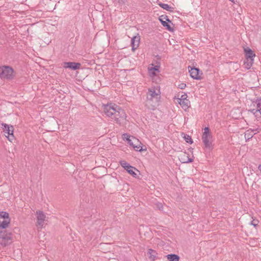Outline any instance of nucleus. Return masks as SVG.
<instances>
[{
  "instance_id": "31",
  "label": "nucleus",
  "mask_w": 261,
  "mask_h": 261,
  "mask_svg": "<svg viewBox=\"0 0 261 261\" xmlns=\"http://www.w3.org/2000/svg\"><path fill=\"white\" fill-rule=\"evenodd\" d=\"M258 220H253L251 222L250 224L253 225V226H256L258 225Z\"/></svg>"
},
{
  "instance_id": "29",
  "label": "nucleus",
  "mask_w": 261,
  "mask_h": 261,
  "mask_svg": "<svg viewBox=\"0 0 261 261\" xmlns=\"http://www.w3.org/2000/svg\"><path fill=\"white\" fill-rule=\"evenodd\" d=\"M187 97H188L187 94L186 93H184L180 96V98H178V101L188 100L187 99Z\"/></svg>"
},
{
  "instance_id": "4",
  "label": "nucleus",
  "mask_w": 261,
  "mask_h": 261,
  "mask_svg": "<svg viewBox=\"0 0 261 261\" xmlns=\"http://www.w3.org/2000/svg\"><path fill=\"white\" fill-rule=\"evenodd\" d=\"M202 140L205 147L211 148L212 147L213 137L208 127H205L202 136Z\"/></svg>"
},
{
  "instance_id": "10",
  "label": "nucleus",
  "mask_w": 261,
  "mask_h": 261,
  "mask_svg": "<svg viewBox=\"0 0 261 261\" xmlns=\"http://www.w3.org/2000/svg\"><path fill=\"white\" fill-rule=\"evenodd\" d=\"M127 143L132 146L136 151H141L142 150V146L140 145L141 143L138 139L134 137H132L131 139L128 141Z\"/></svg>"
},
{
  "instance_id": "26",
  "label": "nucleus",
  "mask_w": 261,
  "mask_h": 261,
  "mask_svg": "<svg viewBox=\"0 0 261 261\" xmlns=\"http://www.w3.org/2000/svg\"><path fill=\"white\" fill-rule=\"evenodd\" d=\"M148 69H149V71H150V72L152 74L155 75V73L154 72H151V71L153 70V71H159V66L158 65H155L153 67L149 68Z\"/></svg>"
},
{
  "instance_id": "30",
  "label": "nucleus",
  "mask_w": 261,
  "mask_h": 261,
  "mask_svg": "<svg viewBox=\"0 0 261 261\" xmlns=\"http://www.w3.org/2000/svg\"><path fill=\"white\" fill-rule=\"evenodd\" d=\"M177 87L180 89H184L186 87V84L185 83H180L177 86Z\"/></svg>"
},
{
  "instance_id": "24",
  "label": "nucleus",
  "mask_w": 261,
  "mask_h": 261,
  "mask_svg": "<svg viewBox=\"0 0 261 261\" xmlns=\"http://www.w3.org/2000/svg\"><path fill=\"white\" fill-rule=\"evenodd\" d=\"M132 136L129 135V134L127 133L123 134L122 136V139L124 141H126L127 142L129 140H130L132 138Z\"/></svg>"
},
{
  "instance_id": "7",
  "label": "nucleus",
  "mask_w": 261,
  "mask_h": 261,
  "mask_svg": "<svg viewBox=\"0 0 261 261\" xmlns=\"http://www.w3.org/2000/svg\"><path fill=\"white\" fill-rule=\"evenodd\" d=\"M10 221L9 214L6 212H1L0 213V228L4 229L7 227Z\"/></svg>"
},
{
  "instance_id": "5",
  "label": "nucleus",
  "mask_w": 261,
  "mask_h": 261,
  "mask_svg": "<svg viewBox=\"0 0 261 261\" xmlns=\"http://www.w3.org/2000/svg\"><path fill=\"white\" fill-rule=\"evenodd\" d=\"M118 107V106L113 103L105 105H103V112L107 117L113 119Z\"/></svg>"
},
{
  "instance_id": "19",
  "label": "nucleus",
  "mask_w": 261,
  "mask_h": 261,
  "mask_svg": "<svg viewBox=\"0 0 261 261\" xmlns=\"http://www.w3.org/2000/svg\"><path fill=\"white\" fill-rule=\"evenodd\" d=\"M168 261H179V257L175 254H168L166 256Z\"/></svg>"
},
{
  "instance_id": "17",
  "label": "nucleus",
  "mask_w": 261,
  "mask_h": 261,
  "mask_svg": "<svg viewBox=\"0 0 261 261\" xmlns=\"http://www.w3.org/2000/svg\"><path fill=\"white\" fill-rule=\"evenodd\" d=\"M148 254L149 255L148 257L151 260L154 261L156 259L157 253L155 250L152 249H149L148 250Z\"/></svg>"
},
{
  "instance_id": "22",
  "label": "nucleus",
  "mask_w": 261,
  "mask_h": 261,
  "mask_svg": "<svg viewBox=\"0 0 261 261\" xmlns=\"http://www.w3.org/2000/svg\"><path fill=\"white\" fill-rule=\"evenodd\" d=\"M254 135V133H252L251 130H247L245 133V138L246 140H249Z\"/></svg>"
},
{
  "instance_id": "8",
  "label": "nucleus",
  "mask_w": 261,
  "mask_h": 261,
  "mask_svg": "<svg viewBox=\"0 0 261 261\" xmlns=\"http://www.w3.org/2000/svg\"><path fill=\"white\" fill-rule=\"evenodd\" d=\"M1 125V127L4 132L5 136L8 138L9 141H11V140L14 138L13 126H9L8 124L4 123H2Z\"/></svg>"
},
{
  "instance_id": "9",
  "label": "nucleus",
  "mask_w": 261,
  "mask_h": 261,
  "mask_svg": "<svg viewBox=\"0 0 261 261\" xmlns=\"http://www.w3.org/2000/svg\"><path fill=\"white\" fill-rule=\"evenodd\" d=\"M120 165L124 168L127 172L134 177H136L137 174L135 173V170L138 171L136 168L130 165L129 164L127 163L124 160H121L119 162Z\"/></svg>"
},
{
  "instance_id": "13",
  "label": "nucleus",
  "mask_w": 261,
  "mask_h": 261,
  "mask_svg": "<svg viewBox=\"0 0 261 261\" xmlns=\"http://www.w3.org/2000/svg\"><path fill=\"white\" fill-rule=\"evenodd\" d=\"M81 66V63L72 62H64L63 65L65 68H69L73 70L80 69Z\"/></svg>"
},
{
  "instance_id": "32",
  "label": "nucleus",
  "mask_w": 261,
  "mask_h": 261,
  "mask_svg": "<svg viewBox=\"0 0 261 261\" xmlns=\"http://www.w3.org/2000/svg\"><path fill=\"white\" fill-rule=\"evenodd\" d=\"M156 207L160 210H163V206L162 203H158L156 204Z\"/></svg>"
},
{
  "instance_id": "11",
  "label": "nucleus",
  "mask_w": 261,
  "mask_h": 261,
  "mask_svg": "<svg viewBox=\"0 0 261 261\" xmlns=\"http://www.w3.org/2000/svg\"><path fill=\"white\" fill-rule=\"evenodd\" d=\"M37 215V225L40 227L42 228L44 225V222L46 216L42 211H38L36 212Z\"/></svg>"
},
{
  "instance_id": "23",
  "label": "nucleus",
  "mask_w": 261,
  "mask_h": 261,
  "mask_svg": "<svg viewBox=\"0 0 261 261\" xmlns=\"http://www.w3.org/2000/svg\"><path fill=\"white\" fill-rule=\"evenodd\" d=\"M255 103H256L257 110L254 112V114H256L257 112L260 113L261 110V97L259 99H257L256 100Z\"/></svg>"
},
{
  "instance_id": "2",
  "label": "nucleus",
  "mask_w": 261,
  "mask_h": 261,
  "mask_svg": "<svg viewBox=\"0 0 261 261\" xmlns=\"http://www.w3.org/2000/svg\"><path fill=\"white\" fill-rule=\"evenodd\" d=\"M14 76L15 72L11 67L7 65L0 67V78L2 80H12Z\"/></svg>"
},
{
  "instance_id": "20",
  "label": "nucleus",
  "mask_w": 261,
  "mask_h": 261,
  "mask_svg": "<svg viewBox=\"0 0 261 261\" xmlns=\"http://www.w3.org/2000/svg\"><path fill=\"white\" fill-rule=\"evenodd\" d=\"M253 61L254 59H245V60L244 62V65H245V67L247 69H250L253 63Z\"/></svg>"
},
{
  "instance_id": "33",
  "label": "nucleus",
  "mask_w": 261,
  "mask_h": 261,
  "mask_svg": "<svg viewBox=\"0 0 261 261\" xmlns=\"http://www.w3.org/2000/svg\"><path fill=\"white\" fill-rule=\"evenodd\" d=\"M254 111H255V110H254V109H253V110H252V112H254Z\"/></svg>"
},
{
  "instance_id": "3",
  "label": "nucleus",
  "mask_w": 261,
  "mask_h": 261,
  "mask_svg": "<svg viewBox=\"0 0 261 261\" xmlns=\"http://www.w3.org/2000/svg\"><path fill=\"white\" fill-rule=\"evenodd\" d=\"M126 118V114L125 112L118 106L116 111V113H115L113 119L116 123L121 125L125 123Z\"/></svg>"
},
{
  "instance_id": "16",
  "label": "nucleus",
  "mask_w": 261,
  "mask_h": 261,
  "mask_svg": "<svg viewBox=\"0 0 261 261\" xmlns=\"http://www.w3.org/2000/svg\"><path fill=\"white\" fill-rule=\"evenodd\" d=\"M140 43V37L134 36L132 39V50H135L138 46Z\"/></svg>"
},
{
  "instance_id": "15",
  "label": "nucleus",
  "mask_w": 261,
  "mask_h": 261,
  "mask_svg": "<svg viewBox=\"0 0 261 261\" xmlns=\"http://www.w3.org/2000/svg\"><path fill=\"white\" fill-rule=\"evenodd\" d=\"M244 51L246 59H254L255 54L250 48L247 47L244 48Z\"/></svg>"
},
{
  "instance_id": "18",
  "label": "nucleus",
  "mask_w": 261,
  "mask_h": 261,
  "mask_svg": "<svg viewBox=\"0 0 261 261\" xmlns=\"http://www.w3.org/2000/svg\"><path fill=\"white\" fill-rule=\"evenodd\" d=\"M179 104L184 110H187L190 106V102L189 100L178 101Z\"/></svg>"
},
{
  "instance_id": "14",
  "label": "nucleus",
  "mask_w": 261,
  "mask_h": 261,
  "mask_svg": "<svg viewBox=\"0 0 261 261\" xmlns=\"http://www.w3.org/2000/svg\"><path fill=\"white\" fill-rule=\"evenodd\" d=\"M189 69V73L191 77L195 80L201 79V75L200 74V70L198 68L195 67H190Z\"/></svg>"
},
{
  "instance_id": "27",
  "label": "nucleus",
  "mask_w": 261,
  "mask_h": 261,
  "mask_svg": "<svg viewBox=\"0 0 261 261\" xmlns=\"http://www.w3.org/2000/svg\"><path fill=\"white\" fill-rule=\"evenodd\" d=\"M180 161L182 163H192L193 161V159L192 158H188V159L187 160H184L181 158L180 160Z\"/></svg>"
},
{
  "instance_id": "6",
  "label": "nucleus",
  "mask_w": 261,
  "mask_h": 261,
  "mask_svg": "<svg viewBox=\"0 0 261 261\" xmlns=\"http://www.w3.org/2000/svg\"><path fill=\"white\" fill-rule=\"evenodd\" d=\"M12 241V233L6 230L1 231L0 232V244L6 246L10 244Z\"/></svg>"
},
{
  "instance_id": "25",
  "label": "nucleus",
  "mask_w": 261,
  "mask_h": 261,
  "mask_svg": "<svg viewBox=\"0 0 261 261\" xmlns=\"http://www.w3.org/2000/svg\"><path fill=\"white\" fill-rule=\"evenodd\" d=\"M185 140L187 143L192 144L193 143V140L191 136H190L188 135H185L184 136Z\"/></svg>"
},
{
  "instance_id": "12",
  "label": "nucleus",
  "mask_w": 261,
  "mask_h": 261,
  "mask_svg": "<svg viewBox=\"0 0 261 261\" xmlns=\"http://www.w3.org/2000/svg\"><path fill=\"white\" fill-rule=\"evenodd\" d=\"M159 20L162 24L166 27V29L169 31H173V29L172 28L167 22H171L166 15H161L159 17Z\"/></svg>"
},
{
  "instance_id": "1",
  "label": "nucleus",
  "mask_w": 261,
  "mask_h": 261,
  "mask_svg": "<svg viewBox=\"0 0 261 261\" xmlns=\"http://www.w3.org/2000/svg\"><path fill=\"white\" fill-rule=\"evenodd\" d=\"M160 98V90L155 87L149 88L147 93L145 106L148 110H154Z\"/></svg>"
},
{
  "instance_id": "28",
  "label": "nucleus",
  "mask_w": 261,
  "mask_h": 261,
  "mask_svg": "<svg viewBox=\"0 0 261 261\" xmlns=\"http://www.w3.org/2000/svg\"><path fill=\"white\" fill-rule=\"evenodd\" d=\"M249 130H251L252 133H254V135L260 131V128L258 127L254 128H249Z\"/></svg>"
},
{
  "instance_id": "21",
  "label": "nucleus",
  "mask_w": 261,
  "mask_h": 261,
  "mask_svg": "<svg viewBox=\"0 0 261 261\" xmlns=\"http://www.w3.org/2000/svg\"><path fill=\"white\" fill-rule=\"evenodd\" d=\"M159 6L163 8L164 10H166L167 11L172 12L173 11V8L167 4H164V3H160Z\"/></svg>"
}]
</instances>
